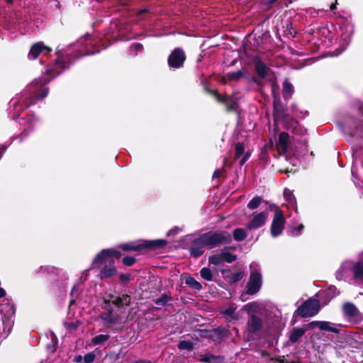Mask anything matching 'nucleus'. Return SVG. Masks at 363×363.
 <instances>
[{
    "label": "nucleus",
    "mask_w": 363,
    "mask_h": 363,
    "mask_svg": "<svg viewBox=\"0 0 363 363\" xmlns=\"http://www.w3.org/2000/svg\"><path fill=\"white\" fill-rule=\"evenodd\" d=\"M121 252L113 249L103 250L94 258L92 262L94 268H100V277L109 278L116 274L114 259L121 257Z\"/></svg>",
    "instance_id": "nucleus-1"
},
{
    "label": "nucleus",
    "mask_w": 363,
    "mask_h": 363,
    "mask_svg": "<svg viewBox=\"0 0 363 363\" xmlns=\"http://www.w3.org/2000/svg\"><path fill=\"white\" fill-rule=\"evenodd\" d=\"M231 241V235L226 231L208 233L199 238V242L203 246L213 247L218 245L228 243Z\"/></svg>",
    "instance_id": "nucleus-2"
},
{
    "label": "nucleus",
    "mask_w": 363,
    "mask_h": 363,
    "mask_svg": "<svg viewBox=\"0 0 363 363\" xmlns=\"http://www.w3.org/2000/svg\"><path fill=\"white\" fill-rule=\"evenodd\" d=\"M251 274L247 286V293L250 295L256 294L262 286V277L257 269V264L253 262L250 266Z\"/></svg>",
    "instance_id": "nucleus-3"
},
{
    "label": "nucleus",
    "mask_w": 363,
    "mask_h": 363,
    "mask_svg": "<svg viewBox=\"0 0 363 363\" xmlns=\"http://www.w3.org/2000/svg\"><path fill=\"white\" fill-rule=\"evenodd\" d=\"M285 223L286 219L282 211L280 208H277L270 227V233L273 238H277L282 233Z\"/></svg>",
    "instance_id": "nucleus-4"
},
{
    "label": "nucleus",
    "mask_w": 363,
    "mask_h": 363,
    "mask_svg": "<svg viewBox=\"0 0 363 363\" xmlns=\"http://www.w3.org/2000/svg\"><path fill=\"white\" fill-rule=\"evenodd\" d=\"M320 310V303L317 299H308L298 308V314L302 317H311Z\"/></svg>",
    "instance_id": "nucleus-5"
},
{
    "label": "nucleus",
    "mask_w": 363,
    "mask_h": 363,
    "mask_svg": "<svg viewBox=\"0 0 363 363\" xmlns=\"http://www.w3.org/2000/svg\"><path fill=\"white\" fill-rule=\"evenodd\" d=\"M185 60V54L182 50L176 48L169 56L168 64L173 68L182 67Z\"/></svg>",
    "instance_id": "nucleus-6"
},
{
    "label": "nucleus",
    "mask_w": 363,
    "mask_h": 363,
    "mask_svg": "<svg viewBox=\"0 0 363 363\" xmlns=\"http://www.w3.org/2000/svg\"><path fill=\"white\" fill-rule=\"evenodd\" d=\"M50 52V48L45 46L43 43L38 42L31 47L28 57L30 60H35L40 54L48 55Z\"/></svg>",
    "instance_id": "nucleus-7"
},
{
    "label": "nucleus",
    "mask_w": 363,
    "mask_h": 363,
    "mask_svg": "<svg viewBox=\"0 0 363 363\" xmlns=\"http://www.w3.org/2000/svg\"><path fill=\"white\" fill-rule=\"evenodd\" d=\"M267 218L268 214L266 212H260L256 214L247 225V229L252 230L263 226L266 223Z\"/></svg>",
    "instance_id": "nucleus-8"
},
{
    "label": "nucleus",
    "mask_w": 363,
    "mask_h": 363,
    "mask_svg": "<svg viewBox=\"0 0 363 363\" xmlns=\"http://www.w3.org/2000/svg\"><path fill=\"white\" fill-rule=\"evenodd\" d=\"M214 94L218 101L224 102L225 104L228 111H235L237 109L238 103L233 97L230 96H222L216 91L214 92Z\"/></svg>",
    "instance_id": "nucleus-9"
},
{
    "label": "nucleus",
    "mask_w": 363,
    "mask_h": 363,
    "mask_svg": "<svg viewBox=\"0 0 363 363\" xmlns=\"http://www.w3.org/2000/svg\"><path fill=\"white\" fill-rule=\"evenodd\" d=\"M255 67L257 74L261 79H264L271 74V69L263 62L259 60L255 61Z\"/></svg>",
    "instance_id": "nucleus-10"
},
{
    "label": "nucleus",
    "mask_w": 363,
    "mask_h": 363,
    "mask_svg": "<svg viewBox=\"0 0 363 363\" xmlns=\"http://www.w3.org/2000/svg\"><path fill=\"white\" fill-rule=\"evenodd\" d=\"M262 325V320L257 315L252 314L247 321V329L250 332L255 333L260 330Z\"/></svg>",
    "instance_id": "nucleus-11"
},
{
    "label": "nucleus",
    "mask_w": 363,
    "mask_h": 363,
    "mask_svg": "<svg viewBox=\"0 0 363 363\" xmlns=\"http://www.w3.org/2000/svg\"><path fill=\"white\" fill-rule=\"evenodd\" d=\"M289 135L288 133L282 132L279 135V140L277 147L280 152H286L289 147Z\"/></svg>",
    "instance_id": "nucleus-12"
},
{
    "label": "nucleus",
    "mask_w": 363,
    "mask_h": 363,
    "mask_svg": "<svg viewBox=\"0 0 363 363\" xmlns=\"http://www.w3.org/2000/svg\"><path fill=\"white\" fill-rule=\"evenodd\" d=\"M360 261L353 267L354 278L363 281V251L359 254Z\"/></svg>",
    "instance_id": "nucleus-13"
},
{
    "label": "nucleus",
    "mask_w": 363,
    "mask_h": 363,
    "mask_svg": "<svg viewBox=\"0 0 363 363\" xmlns=\"http://www.w3.org/2000/svg\"><path fill=\"white\" fill-rule=\"evenodd\" d=\"M67 67L62 65V61L59 55L58 58L56 60L54 67L52 69H49L47 71L48 74H52V77H55L61 73Z\"/></svg>",
    "instance_id": "nucleus-14"
},
{
    "label": "nucleus",
    "mask_w": 363,
    "mask_h": 363,
    "mask_svg": "<svg viewBox=\"0 0 363 363\" xmlns=\"http://www.w3.org/2000/svg\"><path fill=\"white\" fill-rule=\"evenodd\" d=\"M244 75V72L241 70L228 72L222 78V82L226 84L228 81H239Z\"/></svg>",
    "instance_id": "nucleus-15"
},
{
    "label": "nucleus",
    "mask_w": 363,
    "mask_h": 363,
    "mask_svg": "<svg viewBox=\"0 0 363 363\" xmlns=\"http://www.w3.org/2000/svg\"><path fill=\"white\" fill-rule=\"evenodd\" d=\"M342 308L344 313L349 317H354L358 312L357 307L351 303H345Z\"/></svg>",
    "instance_id": "nucleus-16"
},
{
    "label": "nucleus",
    "mask_w": 363,
    "mask_h": 363,
    "mask_svg": "<svg viewBox=\"0 0 363 363\" xmlns=\"http://www.w3.org/2000/svg\"><path fill=\"white\" fill-rule=\"evenodd\" d=\"M319 329L325 331H330L337 333L339 330L336 328L334 323L328 321H321L320 323Z\"/></svg>",
    "instance_id": "nucleus-17"
},
{
    "label": "nucleus",
    "mask_w": 363,
    "mask_h": 363,
    "mask_svg": "<svg viewBox=\"0 0 363 363\" xmlns=\"http://www.w3.org/2000/svg\"><path fill=\"white\" fill-rule=\"evenodd\" d=\"M130 298L129 296H128L126 294H123L122 296L116 298L113 301L114 303L118 307L127 306L130 303Z\"/></svg>",
    "instance_id": "nucleus-18"
},
{
    "label": "nucleus",
    "mask_w": 363,
    "mask_h": 363,
    "mask_svg": "<svg viewBox=\"0 0 363 363\" xmlns=\"http://www.w3.org/2000/svg\"><path fill=\"white\" fill-rule=\"evenodd\" d=\"M120 247L124 251H137L144 247L135 242H129L121 245Z\"/></svg>",
    "instance_id": "nucleus-19"
},
{
    "label": "nucleus",
    "mask_w": 363,
    "mask_h": 363,
    "mask_svg": "<svg viewBox=\"0 0 363 363\" xmlns=\"http://www.w3.org/2000/svg\"><path fill=\"white\" fill-rule=\"evenodd\" d=\"M306 330L303 328H295L293 330L290 335V340L292 342H296L299 338H301L305 333Z\"/></svg>",
    "instance_id": "nucleus-20"
},
{
    "label": "nucleus",
    "mask_w": 363,
    "mask_h": 363,
    "mask_svg": "<svg viewBox=\"0 0 363 363\" xmlns=\"http://www.w3.org/2000/svg\"><path fill=\"white\" fill-rule=\"evenodd\" d=\"M294 92V88L292 84L288 81H285L283 86V96L284 99H289L291 97Z\"/></svg>",
    "instance_id": "nucleus-21"
},
{
    "label": "nucleus",
    "mask_w": 363,
    "mask_h": 363,
    "mask_svg": "<svg viewBox=\"0 0 363 363\" xmlns=\"http://www.w3.org/2000/svg\"><path fill=\"white\" fill-rule=\"evenodd\" d=\"M50 79H35L31 84L30 85V90L33 88V90L32 91L35 93L38 89H40L43 84L48 83Z\"/></svg>",
    "instance_id": "nucleus-22"
},
{
    "label": "nucleus",
    "mask_w": 363,
    "mask_h": 363,
    "mask_svg": "<svg viewBox=\"0 0 363 363\" xmlns=\"http://www.w3.org/2000/svg\"><path fill=\"white\" fill-rule=\"evenodd\" d=\"M247 234L244 229L236 228L233 231V238L236 241H242L245 239Z\"/></svg>",
    "instance_id": "nucleus-23"
},
{
    "label": "nucleus",
    "mask_w": 363,
    "mask_h": 363,
    "mask_svg": "<svg viewBox=\"0 0 363 363\" xmlns=\"http://www.w3.org/2000/svg\"><path fill=\"white\" fill-rule=\"evenodd\" d=\"M185 283L194 289L200 290L201 289V284L191 277H188L185 280Z\"/></svg>",
    "instance_id": "nucleus-24"
},
{
    "label": "nucleus",
    "mask_w": 363,
    "mask_h": 363,
    "mask_svg": "<svg viewBox=\"0 0 363 363\" xmlns=\"http://www.w3.org/2000/svg\"><path fill=\"white\" fill-rule=\"evenodd\" d=\"M220 253L222 255L223 262L231 263L236 259V256L230 254L227 250H223Z\"/></svg>",
    "instance_id": "nucleus-25"
},
{
    "label": "nucleus",
    "mask_w": 363,
    "mask_h": 363,
    "mask_svg": "<svg viewBox=\"0 0 363 363\" xmlns=\"http://www.w3.org/2000/svg\"><path fill=\"white\" fill-rule=\"evenodd\" d=\"M262 201V199L261 197L256 196L248 203L247 207L252 210L255 209L259 206Z\"/></svg>",
    "instance_id": "nucleus-26"
},
{
    "label": "nucleus",
    "mask_w": 363,
    "mask_h": 363,
    "mask_svg": "<svg viewBox=\"0 0 363 363\" xmlns=\"http://www.w3.org/2000/svg\"><path fill=\"white\" fill-rule=\"evenodd\" d=\"M109 339L108 335H99L92 338V342L94 345H99L107 341Z\"/></svg>",
    "instance_id": "nucleus-27"
},
{
    "label": "nucleus",
    "mask_w": 363,
    "mask_h": 363,
    "mask_svg": "<svg viewBox=\"0 0 363 363\" xmlns=\"http://www.w3.org/2000/svg\"><path fill=\"white\" fill-rule=\"evenodd\" d=\"M284 196L291 205L296 204V198L290 190L285 189L284 191Z\"/></svg>",
    "instance_id": "nucleus-28"
},
{
    "label": "nucleus",
    "mask_w": 363,
    "mask_h": 363,
    "mask_svg": "<svg viewBox=\"0 0 363 363\" xmlns=\"http://www.w3.org/2000/svg\"><path fill=\"white\" fill-rule=\"evenodd\" d=\"M178 347L179 350H192L194 345L191 341L182 340L179 343Z\"/></svg>",
    "instance_id": "nucleus-29"
},
{
    "label": "nucleus",
    "mask_w": 363,
    "mask_h": 363,
    "mask_svg": "<svg viewBox=\"0 0 363 363\" xmlns=\"http://www.w3.org/2000/svg\"><path fill=\"white\" fill-rule=\"evenodd\" d=\"M211 264L218 265L223 262L221 253L211 256L208 259Z\"/></svg>",
    "instance_id": "nucleus-30"
},
{
    "label": "nucleus",
    "mask_w": 363,
    "mask_h": 363,
    "mask_svg": "<svg viewBox=\"0 0 363 363\" xmlns=\"http://www.w3.org/2000/svg\"><path fill=\"white\" fill-rule=\"evenodd\" d=\"M200 273L201 277L206 281H211L213 279L211 271L208 268L204 267L201 269Z\"/></svg>",
    "instance_id": "nucleus-31"
},
{
    "label": "nucleus",
    "mask_w": 363,
    "mask_h": 363,
    "mask_svg": "<svg viewBox=\"0 0 363 363\" xmlns=\"http://www.w3.org/2000/svg\"><path fill=\"white\" fill-rule=\"evenodd\" d=\"M245 152V147L244 145L241 143H238L235 145V159L239 158L240 156H242L244 154Z\"/></svg>",
    "instance_id": "nucleus-32"
},
{
    "label": "nucleus",
    "mask_w": 363,
    "mask_h": 363,
    "mask_svg": "<svg viewBox=\"0 0 363 363\" xmlns=\"http://www.w3.org/2000/svg\"><path fill=\"white\" fill-rule=\"evenodd\" d=\"M203 247H194L191 249V255L194 257H199L203 253Z\"/></svg>",
    "instance_id": "nucleus-33"
},
{
    "label": "nucleus",
    "mask_w": 363,
    "mask_h": 363,
    "mask_svg": "<svg viewBox=\"0 0 363 363\" xmlns=\"http://www.w3.org/2000/svg\"><path fill=\"white\" fill-rule=\"evenodd\" d=\"M96 355L94 352H89L84 357V362L85 363H91L95 360Z\"/></svg>",
    "instance_id": "nucleus-34"
},
{
    "label": "nucleus",
    "mask_w": 363,
    "mask_h": 363,
    "mask_svg": "<svg viewBox=\"0 0 363 363\" xmlns=\"http://www.w3.org/2000/svg\"><path fill=\"white\" fill-rule=\"evenodd\" d=\"M135 262V259L133 257H125L123 259V263L127 266L133 265Z\"/></svg>",
    "instance_id": "nucleus-35"
},
{
    "label": "nucleus",
    "mask_w": 363,
    "mask_h": 363,
    "mask_svg": "<svg viewBox=\"0 0 363 363\" xmlns=\"http://www.w3.org/2000/svg\"><path fill=\"white\" fill-rule=\"evenodd\" d=\"M243 277H244V274L242 272L235 273L232 275L231 281L233 282L238 281L242 279L243 278Z\"/></svg>",
    "instance_id": "nucleus-36"
},
{
    "label": "nucleus",
    "mask_w": 363,
    "mask_h": 363,
    "mask_svg": "<svg viewBox=\"0 0 363 363\" xmlns=\"http://www.w3.org/2000/svg\"><path fill=\"white\" fill-rule=\"evenodd\" d=\"M216 358V357L215 356L210 355V354H205V355H202L199 360L201 362H211V360H213V359H214Z\"/></svg>",
    "instance_id": "nucleus-37"
},
{
    "label": "nucleus",
    "mask_w": 363,
    "mask_h": 363,
    "mask_svg": "<svg viewBox=\"0 0 363 363\" xmlns=\"http://www.w3.org/2000/svg\"><path fill=\"white\" fill-rule=\"evenodd\" d=\"M303 228V225L301 224L298 225V227L297 228H292L291 230V233L294 235H298Z\"/></svg>",
    "instance_id": "nucleus-38"
},
{
    "label": "nucleus",
    "mask_w": 363,
    "mask_h": 363,
    "mask_svg": "<svg viewBox=\"0 0 363 363\" xmlns=\"http://www.w3.org/2000/svg\"><path fill=\"white\" fill-rule=\"evenodd\" d=\"M167 297L166 296H163L162 297L156 300V303L157 305H164L167 301Z\"/></svg>",
    "instance_id": "nucleus-39"
},
{
    "label": "nucleus",
    "mask_w": 363,
    "mask_h": 363,
    "mask_svg": "<svg viewBox=\"0 0 363 363\" xmlns=\"http://www.w3.org/2000/svg\"><path fill=\"white\" fill-rule=\"evenodd\" d=\"M48 90L47 89H44L42 91V93H41L40 95H38V94H35V97L37 99H43V98H45L48 95Z\"/></svg>",
    "instance_id": "nucleus-40"
},
{
    "label": "nucleus",
    "mask_w": 363,
    "mask_h": 363,
    "mask_svg": "<svg viewBox=\"0 0 363 363\" xmlns=\"http://www.w3.org/2000/svg\"><path fill=\"white\" fill-rule=\"evenodd\" d=\"M321 321H312L308 325V328H318L320 327V323Z\"/></svg>",
    "instance_id": "nucleus-41"
},
{
    "label": "nucleus",
    "mask_w": 363,
    "mask_h": 363,
    "mask_svg": "<svg viewBox=\"0 0 363 363\" xmlns=\"http://www.w3.org/2000/svg\"><path fill=\"white\" fill-rule=\"evenodd\" d=\"M235 309V308L231 306L226 309L225 311H223V314L231 316L234 313Z\"/></svg>",
    "instance_id": "nucleus-42"
},
{
    "label": "nucleus",
    "mask_w": 363,
    "mask_h": 363,
    "mask_svg": "<svg viewBox=\"0 0 363 363\" xmlns=\"http://www.w3.org/2000/svg\"><path fill=\"white\" fill-rule=\"evenodd\" d=\"M224 170V168H220V169H216L214 172H213V178H218L220 177V175L223 173Z\"/></svg>",
    "instance_id": "nucleus-43"
},
{
    "label": "nucleus",
    "mask_w": 363,
    "mask_h": 363,
    "mask_svg": "<svg viewBox=\"0 0 363 363\" xmlns=\"http://www.w3.org/2000/svg\"><path fill=\"white\" fill-rule=\"evenodd\" d=\"M143 48V46L142 45L139 44V43H136V44H134L131 46L130 49L131 50H135V52H137L138 51H140Z\"/></svg>",
    "instance_id": "nucleus-44"
},
{
    "label": "nucleus",
    "mask_w": 363,
    "mask_h": 363,
    "mask_svg": "<svg viewBox=\"0 0 363 363\" xmlns=\"http://www.w3.org/2000/svg\"><path fill=\"white\" fill-rule=\"evenodd\" d=\"M250 155L248 153H246L243 155L242 158L240 160V165H243L246 161L247 160V159L249 158Z\"/></svg>",
    "instance_id": "nucleus-45"
},
{
    "label": "nucleus",
    "mask_w": 363,
    "mask_h": 363,
    "mask_svg": "<svg viewBox=\"0 0 363 363\" xmlns=\"http://www.w3.org/2000/svg\"><path fill=\"white\" fill-rule=\"evenodd\" d=\"M179 232V229L178 228H173L172 230H170L168 233H167V235H176Z\"/></svg>",
    "instance_id": "nucleus-46"
},
{
    "label": "nucleus",
    "mask_w": 363,
    "mask_h": 363,
    "mask_svg": "<svg viewBox=\"0 0 363 363\" xmlns=\"http://www.w3.org/2000/svg\"><path fill=\"white\" fill-rule=\"evenodd\" d=\"M155 242H157L158 246H164L167 244L166 241L164 240H157Z\"/></svg>",
    "instance_id": "nucleus-47"
},
{
    "label": "nucleus",
    "mask_w": 363,
    "mask_h": 363,
    "mask_svg": "<svg viewBox=\"0 0 363 363\" xmlns=\"http://www.w3.org/2000/svg\"><path fill=\"white\" fill-rule=\"evenodd\" d=\"M82 359H84V357L82 355H78L74 357V362H80Z\"/></svg>",
    "instance_id": "nucleus-48"
},
{
    "label": "nucleus",
    "mask_w": 363,
    "mask_h": 363,
    "mask_svg": "<svg viewBox=\"0 0 363 363\" xmlns=\"http://www.w3.org/2000/svg\"><path fill=\"white\" fill-rule=\"evenodd\" d=\"M337 1V0H335V3L331 4V5H330V11H333L336 9Z\"/></svg>",
    "instance_id": "nucleus-49"
},
{
    "label": "nucleus",
    "mask_w": 363,
    "mask_h": 363,
    "mask_svg": "<svg viewBox=\"0 0 363 363\" xmlns=\"http://www.w3.org/2000/svg\"><path fill=\"white\" fill-rule=\"evenodd\" d=\"M77 325L76 323H67V327L69 328H77Z\"/></svg>",
    "instance_id": "nucleus-50"
},
{
    "label": "nucleus",
    "mask_w": 363,
    "mask_h": 363,
    "mask_svg": "<svg viewBox=\"0 0 363 363\" xmlns=\"http://www.w3.org/2000/svg\"><path fill=\"white\" fill-rule=\"evenodd\" d=\"M6 295L4 289L0 288V298L4 297Z\"/></svg>",
    "instance_id": "nucleus-51"
},
{
    "label": "nucleus",
    "mask_w": 363,
    "mask_h": 363,
    "mask_svg": "<svg viewBox=\"0 0 363 363\" xmlns=\"http://www.w3.org/2000/svg\"><path fill=\"white\" fill-rule=\"evenodd\" d=\"M135 363H151V362L145 359H140L136 361Z\"/></svg>",
    "instance_id": "nucleus-52"
},
{
    "label": "nucleus",
    "mask_w": 363,
    "mask_h": 363,
    "mask_svg": "<svg viewBox=\"0 0 363 363\" xmlns=\"http://www.w3.org/2000/svg\"><path fill=\"white\" fill-rule=\"evenodd\" d=\"M269 208H270L271 210L274 209V210L276 211V209H277V208H278V207H277L275 204H271V205L269 206Z\"/></svg>",
    "instance_id": "nucleus-53"
},
{
    "label": "nucleus",
    "mask_w": 363,
    "mask_h": 363,
    "mask_svg": "<svg viewBox=\"0 0 363 363\" xmlns=\"http://www.w3.org/2000/svg\"><path fill=\"white\" fill-rule=\"evenodd\" d=\"M145 12H147V10H145V9H144V10H140V11H139L138 14H139V15H140V14L144 13H145Z\"/></svg>",
    "instance_id": "nucleus-54"
},
{
    "label": "nucleus",
    "mask_w": 363,
    "mask_h": 363,
    "mask_svg": "<svg viewBox=\"0 0 363 363\" xmlns=\"http://www.w3.org/2000/svg\"><path fill=\"white\" fill-rule=\"evenodd\" d=\"M6 1L10 4H12L13 3V0H6Z\"/></svg>",
    "instance_id": "nucleus-55"
},
{
    "label": "nucleus",
    "mask_w": 363,
    "mask_h": 363,
    "mask_svg": "<svg viewBox=\"0 0 363 363\" xmlns=\"http://www.w3.org/2000/svg\"><path fill=\"white\" fill-rule=\"evenodd\" d=\"M40 269L41 270L47 271V270H48V267H41Z\"/></svg>",
    "instance_id": "nucleus-56"
},
{
    "label": "nucleus",
    "mask_w": 363,
    "mask_h": 363,
    "mask_svg": "<svg viewBox=\"0 0 363 363\" xmlns=\"http://www.w3.org/2000/svg\"><path fill=\"white\" fill-rule=\"evenodd\" d=\"M252 306V304H248L245 306V308H251Z\"/></svg>",
    "instance_id": "nucleus-57"
},
{
    "label": "nucleus",
    "mask_w": 363,
    "mask_h": 363,
    "mask_svg": "<svg viewBox=\"0 0 363 363\" xmlns=\"http://www.w3.org/2000/svg\"><path fill=\"white\" fill-rule=\"evenodd\" d=\"M75 289H76V286L73 287L72 293H73Z\"/></svg>",
    "instance_id": "nucleus-58"
},
{
    "label": "nucleus",
    "mask_w": 363,
    "mask_h": 363,
    "mask_svg": "<svg viewBox=\"0 0 363 363\" xmlns=\"http://www.w3.org/2000/svg\"><path fill=\"white\" fill-rule=\"evenodd\" d=\"M226 162H227V159H226V158H225V159H224V163H226Z\"/></svg>",
    "instance_id": "nucleus-59"
}]
</instances>
